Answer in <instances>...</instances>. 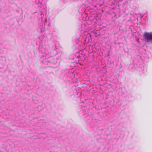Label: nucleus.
I'll return each instance as SVG.
<instances>
[{
  "label": "nucleus",
  "mask_w": 152,
  "mask_h": 152,
  "mask_svg": "<svg viewBox=\"0 0 152 152\" xmlns=\"http://www.w3.org/2000/svg\"><path fill=\"white\" fill-rule=\"evenodd\" d=\"M143 36L146 42L152 41V32H145Z\"/></svg>",
  "instance_id": "nucleus-3"
},
{
  "label": "nucleus",
  "mask_w": 152,
  "mask_h": 152,
  "mask_svg": "<svg viewBox=\"0 0 152 152\" xmlns=\"http://www.w3.org/2000/svg\"><path fill=\"white\" fill-rule=\"evenodd\" d=\"M42 26L44 28V30H48V24L47 22V18H45L44 21L42 22Z\"/></svg>",
  "instance_id": "nucleus-4"
},
{
  "label": "nucleus",
  "mask_w": 152,
  "mask_h": 152,
  "mask_svg": "<svg viewBox=\"0 0 152 152\" xmlns=\"http://www.w3.org/2000/svg\"><path fill=\"white\" fill-rule=\"evenodd\" d=\"M92 34H94L96 37L98 36L100 34V32L98 30H94L91 32Z\"/></svg>",
  "instance_id": "nucleus-5"
},
{
  "label": "nucleus",
  "mask_w": 152,
  "mask_h": 152,
  "mask_svg": "<svg viewBox=\"0 0 152 152\" xmlns=\"http://www.w3.org/2000/svg\"><path fill=\"white\" fill-rule=\"evenodd\" d=\"M48 47L45 45L42 46H39V50L40 52H41L43 54H45V56L42 55V58L44 57L45 56V60L43 61H42V62L44 64H48V63H51L53 64H55L57 62L53 60V58L51 56V54H49L48 52Z\"/></svg>",
  "instance_id": "nucleus-1"
},
{
  "label": "nucleus",
  "mask_w": 152,
  "mask_h": 152,
  "mask_svg": "<svg viewBox=\"0 0 152 152\" xmlns=\"http://www.w3.org/2000/svg\"><path fill=\"white\" fill-rule=\"evenodd\" d=\"M114 4V3L113 2H110L109 4L110 5H112L113 4Z\"/></svg>",
  "instance_id": "nucleus-6"
},
{
  "label": "nucleus",
  "mask_w": 152,
  "mask_h": 152,
  "mask_svg": "<svg viewBox=\"0 0 152 152\" xmlns=\"http://www.w3.org/2000/svg\"><path fill=\"white\" fill-rule=\"evenodd\" d=\"M91 34L85 31L84 33V36H81L77 43L76 45L78 48L79 47L83 48L86 43H88L91 41Z\"/></svg>",
  "instance_id": "nucleus-2"
}]
</instances>
